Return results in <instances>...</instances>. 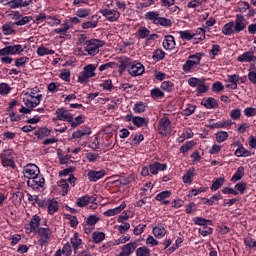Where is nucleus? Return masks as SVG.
<instances>
[{
  "instance_id": "1",
  "label": "nucleus",
  "mask_w": 256,
  "mask_h": 256,
  "mask_svg": "<svg viewBox=\"0 0 256 256\" xmlns=\"http://www.w3.org/2000/svg\"><path fill=\"white\" fill-rule=\"evenodd\" d=\"M145 19L147 21H152L154 25H160V27H171L173 23L171 22V19L161 17L159 15V12L157 11H150L145 14Z\"/></svg>"
},
{
  "instance_id": "2",
  "label": "nucleus",
  "mask_w": 256,
  "mask_h": 256,
  "mask_svg": "<svg viewBox=\"0 0 256 256\" xmlns=\"http://www.w3.org/2000/svg\"><path fill=\"white\" fill-rule=\"evenodd\" d=\"M165 169H167V164L155 162L146 167H143L141 171V175L143 177H149V175H157L159 171H165Z\"/></svg>"
},
{
  "instance_id": "3",
  "label": "nucleus",
  "mask_w": 256,
  "mask_h": 256,
  "mask_svg": "<svg viewBox=\"0 0 256 256\" xmlns=\"http://www.w3.org/2000/svg\"><path fill=\"white\" fill-rule=\"evenodd\" d=\"M104 45H105V42L97 39H92L84 43V49L88 53V55L95 57V55L99 53V48L103 47Z\"/></svg>"
},
{
  "instance_id": "4",
  "label": "nucleus",
  "mask_w": 256,
  "mask_h": 256,
  "mask_svg": "<svg viewBox=\"0 0 256 256\" xmlns=\"http://www.w3.org/2000/svg\"><path fill=\"white\" fill-rule=\"evenodd\" d=\"M41 99H43V95L38 94L35 96V92L26 93L23 98V103L26 107H30L31 109H35L37 105L41 103Z\"/></svg>"
},
{
  "instance_id": "5",
  "label": "nucleus",
  "mask_w": 256,
  "mask_h": 256,
  "mask_svg": "<svg viewBox=\"0 0 256 256\" xmlns=\"http://www.w3.org/2000/svg\"><path fill=\"white\" fill-rule=\"evenodd\" d=\"M37 233L39 237L38 244L40 245V247H45V245L49 243L53 232L50 230V228L40 227L38 228Z\"/></svg>"
},
{
  "instance_id": "6",
  "label": "nucleus",
  "mask_w": 256,
  "mask_h": 256,
  "mask_svg": "<svg viewBox=\"0 0 256 256\" xmlns=\"http://www.w3.org/2000/svg\"><path fill=\"white\" fill-rule=\"evenodd\" d=\"M96 201L97 198L89 195H84L77 199L76 205L77 207H87V205L91 204L89 206V209H97V203H95Z\"/></svg>"
},
{
  "instance_id": "7",
  "label": "nucleus",
  "mask_w": 256,
  "mask_h": 256,
  "mask_svg": "<svg viewBox=\"0 0 256 256\" xmlns=\"http://www.w3.org/2000/svg\"><path fill=\"white\" fill-rule=\"evenodd\" d=\"M158 132L160 135H169L171 133V120L169 117L164 116L160 119L158 123Z\"/></svg>"
},
{
  "instance_id": "8",
  "label": "nucleus",
  "mask_w": 256,
  "mask_h": 256,
  "mask_svg": "<svg viewBox=\"0 0 256 256\" xmlns=\"http://www.w3.org/2000/svg\"><path fill=\"white\" fill-rule=\"evenodd\" d=\"M53 121L54 123H57V121H67L68 123H73V115L65 108H58L56 110V118H53Z\"/></svg>"
},
{
  "instance_id": "9",
  "label": "nucleus",
  "mask_w": 256,
  "mask_h": 256,
  "mask_svg": "<svg viewBox=\"0 0 256 256\" xmlns=\"http://www.w3.org/2000/svg\"><path fill=\"white\" fill-rule=\"evenodd\" d=\"M17 53H23V46L20 44L6 46L5 48L0 49V57H5L7 55H17Z\"/></svg>"
},
{
  "instance_id": "10",
  "label": "nucleus",
  "mask_w": 256,
  "mask_h": 256,
  "mask_svg": "<svg viewBox=\"0 0 256 256\" xmlns=\"http://www.w3.org/2000/svg\"><path fill=\"white\" fill-rule=\"evenodd\" d=\"M247 28V19L243 14H237L236 19L234 21V31L235 33H241Z\"/></svg>"
},
{
  "instance_id": "11",
  "label": "nucleus",
  "mask_w": 256,
  "mask_h": 256,
  "mask_svg": "<svg viewBox=\"0 0 256 256\" xmlns=\"http://www.w3.org/2000/svg\"><path fill=\"white\" fill-rule=\"evenodd\" d=\"M99 12L107 19V21H110L111 23L117 21L119 17H121V13L114 9H101Z\"/></svg>"
},
{
  "instance_id": "12",
  "label": "nucleus",
  "mask_w": 256,
  "mask_h": 256,
  "mask_svg": "<svg viewBox=\"0 0 256 256\" xmlns=\"http://www.w3.org/2000/svg\"><path fill=\"white\" fill-rule=\"evenodd\" d=\"M128 73L132 77H139V75H143V73H145V67L139 62H133L128 68Z\"/></svg>"
},
{
  "instance_id": "13",
  "label": "nucleus",
  "mask_w": 256,
  "mask_h": 256,
  "mask_svg": "<svg viewBox=\"0 0 256 256\" xmlns=\"http://www.w3.org/2000/svg\"><path fill=\"white\" fill-rule=\"evenodd\" d=\"M3 5H9L10 9H19V7H28L31 5V0H2Z\"/></svg>"
},
{
  "instance_id": "14",
  "label": "nucleus",
  "mask_w": 256,
  "mask_h": 256,
  "mask_svg": "<svg viewBox=\"0 0 256 256\" xmlns=\"http://www.w3.org/2000/svg\"><path fill=\"white\" fill-rule=\"evenodd\" d=\"M27 185L34 190L41 189L45 185V178L43 176H35L34 178L28 179Z\"/></svg>"
},
{
  "instance_id": "15",
  "label": "nucleus",
  "mask_w": 256,
  "mask_h": 256,
  "mask_svg": "<svg viewBox=\"0 0 256 256\" xmlns=\"http://www.w3.org/2000/svg\"><path fill=\"white\" fill-rule=\"evenodd\" d=\"M39 167L35 164H29L24 168V175L27 179H33L34 177L39 176Z\"/></svg>"
},
{
  "instance_id": "16",
  "label": "nucleus",
  "mask_w": 256,
  "mask_h": 256,
  "mask_svg": "<svg viewBox=\"0 0 256 256\" xmlns=\"http://www.w3.org/2000/svg\"><path fill=\"white\" fill-rule=\"evenodd\" d=\"M68 181L70 185H75V176L71 174ZM69 183L67 182V180H61L60 182H58V187L61 188L63 197H65V195L69 193Z\"/></svg>"
},
{
  "instance_id": "17",
  "label": "nucleus",
  "mask_w": 256,
  "mask_h": 256,
  "mask_svg": "<svg viewBox=\"0 0 256 256\" xmlns=\"http://www.w3.org/2000/svg\"><path fill=\"white\" fill-rule=\"evenodd\" d=\"M107 175L105 170L95 171V170H88V179L92 182H97L99 179H103L104 176Z\"/></svg>"
},
{
  "instance_id": "18",
  "label": "nucleus",
  "mask_w": 256,
  "mask_h": 256,
  "mask_svg": "<svg viewBox=\"0 0 256 256\" xmlns=\"http://www.w3.org/2000/svg\"><path fill=\"white\" fill-rule=\"evenodd\" d=\"M256 57L255 55H253V52L251 51H247L244 52L242 55H240L237 58V61H239V63H251V61H255Z\"/></svg>"
},
{
  "instance_id": "19",
  "label": "nucleus",
  "mask_w": 256,
  "mask_h": 256,
  "mask_svg": "<svg viewBox=\"0 0 256 256\" xmlns=\"http://www.w3.org/2000/svg\"><path fill=\"white\" fill-rule=\"evenodd\" d=\"M70 243L72 245L74 253L77 254V251H79V247H81L83 241L79 238V234L75 232L70 240Z\"/></svg>"
},
{
  "instance_id": "20",
  "label": "nucleus",
  "mask_w": 256,
  "mask_h": 256,
  "mask_svg": "<svg viewBox=\"0 0 256 256\" xmlns=\"http://www.w3.org/2000/svg\"><path fill=\"white\" fill-rule=\"evenodd\" d=\"M163 47L168 51H173L175 49V37L171 35L165 36Z\"/></svg>"
},
{
  "instance_id": "21",
  "label": "nucleus",
  "mask_w": 256,
  "mask_h": 256,
  "mask_svg": "<svg viewBox=\"0 0 256 256\" xmlns=\"http://www.w3.org/2000/svg\"><path fill=\"white\" fill-rule=\"evenodd\" d=\"M127 207V204L125 202H122V204L114 209H109L106 212H104V215L106 217H114V215H118V213H121L123 209Z\"/></svg>"
},
{
  "instance_id": "22",
  "label": "nucleus",
  "mask_w": 256,
  "mask_h": 256,
  "mask_svg": "<svg viewBox=\"0 0 256 256\" xmlns=\"http://www.w3.org/2000/svg\"><path fill=\"white\" fill-rule=\"evenodd\" d=\"M133 62H131L130 58H119L118 63L116 64V67H119L121 71H125V69H129Z\"/></svg>"
},
{
  "instance_id": "23",
  "label": "nucleus",
  "mask_w": 256,
  "mask_h": 256,
  "mask_svg": "<svg viewBox=\"0 0 256 256\" xmlns=\"http://www.w3.org/2000/svg\"><path fill=\"white\" fill-rule=\"evenodd\" d=\"M133 62H131L130 58H119L118 63L116 64V67H119L121 71H125V69H129Z\"/></svg>"
},
{
  "instance_id": "24",
  "label": "nucleus",
  "mask_w": 256,
  "mask_h": 256,
  "mask_svg": "<svg viewBox=\"0 0 256 256\" xmlns=\"http://www.w3.org/2000/svg\"><path fill=\"white\" fill-rule=\"evenodd\" d=\"M41 224V218L39 216L34 215L30 220V228H26L27 233H33L35 229L39 227Z\"/></svg>"
},
{
  "instance_id": "25",
  "label": "nucleus",
  "mask_w": 256,
  "mask_h": 256,
  "mask_svg": "<svg viewBox=\"0 0 256 256\" xmlns=\"http://www.w3.org/2000/svg\"><path fill=\"white\" fill-rule=\"evenodd\" d=\"M201 105H203L206 109H215V107H218L217 100L213 97H209L207 99H203L201 101Z\"/></svg>"
},
{
  "instance_id": "26",
  "label": "nucleus",
  "mask_w": 256,
  "mask_h": 256,
  "mask_svg": "<svg viewBox=\"0 0 256 256\" xmlns=\"http://www.w3.org/2000/svg\"><path fill=\"white\" fill-rule=\"evenodd\" d=\"M222 33H224V35H234V33H237L235 32V22L231 21L226 23L222 28Z\"/></svg>"
},
{
  "instance_id": "27",
  "label": "nucleus",
  "mask_w": 256,
  "mask_h": 256,
  "mask_svg": "<svg viewBox=\"0 0 256 256\" xmlns=\"http://www.w3.org/2000/svg\"><path fill=\"white\" fill-rule=\"evenodd\" d=\"M85 135H91V128L86 127L80 130H77L72 134L73 139H81V137H85Z\"/></svg>"
},
{
  "instance_id": "28",
  "label": "nucleus",
  "mask_w": 256,
  "mask_h": 256,
  "mask_svg": "<svg viewBox=\"0 0 256 256\" xmlns=\"http://www.w3.org/2000/svg\"><path fill=\"white\" fill-rule=\"evenodd\" d=\"M168 197H171V191H163L156 195V201H162L163 205H169Z\"/></svg>"
},
{
  "instance_id": "29",
  "label": "nucleus",
  "mask_w": 256,
  "mask_h": 256,
  "mask_svg": "<svg viewBox=\"0 0 256 256\" xmlns=\"http://www.w3.org/2000/svg\"><path fill=\"white\" fill-rule=\"evenodd\" d=\"M136 249H137V243L131 242L122 246L121 251H123L124 253L128 254V256H130L132 253L135 252Z\"/></svg>"
},
{
  "instance_id": "30",
  "label": "nucleus",
  "mask_w": 256,
  "mask_h": 256,
  "mask_svg": "<svg viewBox=\"0 0 256 256\" xmlns=\"http://www.w3.org/2000/svg\"><path fill=\"white\" fill-rule=\"evenodd\" d=\"M166 234H167V230H165V227L163 226H156L153 228V235L157 239H163V237H165Z\"/></svg>"
},
{
  "instance_id": "31",
  "label": "nucleus",
  "mask_w": 256,
  "mask_h": 256,
  "mask_svg": "<svg viewBox=\"0 0 256 256\" xmlns=\"http://www.w3.org/2000/svg\"><path fill=\"white\" fill-rule=\"evenodd\" d=\"M235 122L231 120H221L219 122H216L212 125L213 129H223L225 127H231V125H234Z\"/></svg>"
},
{
  "instance_id": "32",
  "label": "nucleus",
  "mask_w": 256,
  "mask_h": 256,
  "mask_svg": "<svg viewBox=\"0 0 256 256\" xmlns=\"http://www.w3.org/2000/svg\"><path fill=\"white\" fill-rule=\"evenodd\" d=\"M243 175H245V168L238 167L236 173L231 178L232 183H237V181H241L243 179Z\"/></svg>"
},
{
  "instance_id": "33",
  "label": "nucleus",
  "mask_w": 256,
  "mask_h": 256,
  "mask_svg": "<svg viewBox=\"0 0 256 256\" xmlns=\"http://www.w3.org/2000/svg\"><path fill=\"white\" fill-rule=\"evenodd\" d=\"M15 23H6L2 26V31L4 35H13L15 33Z\"/></svg>"
},
{
  "instance_id": "34",
  "label": "nucleus",
  "mask_w": 256,
  "mask_h": 256,
  "mask_svg": "<svg viewBox=\"0 0 256 256\" xmlns=\"http://www.w3.org/2000/svg\"><path fill=\"white\" fill-rule=\"evenodd\" d=\"M59 211V203L55 200H50L48 202V213L49 215H55Z\"/></svg>"
},
{
  "instance_id": "35",
  "label": "nucleus",
  "mask_w": 256,
  "mask_h": 256,
  "mask_svg": "<svg viewBox=\"0 0 256 256\" xmlns=\"http://www.w3.org/2000/svg\"><path fill=\"white\" fill-rule=\"evenodd\" d=\"M193 177H195V168L187 170L183 176V183H193Z\"/></svg>"
},
{
  "instance_id": "36",
  "label": "nucleus",
  "mask_w": 256,
  "mask_h": 256,
  "mask_svg": "<svg viewBox=\"0 0 256 256\" xmlns=\"http://www.w3.org/2000/svg\"><path fill=\"white\" fill-rule=\"evenodd\" d=\"M234 154L236 155V157H249V155H251V152L245 149V147L243 146H238Z\"/></svg>"
},
{
  "instance_id": "37",
  "label": "nucleus",
  "mask_w": 256,
  "mask_h": 256,
  "mask_svg": "<svg viewBox=\"0 0 256 256\" xmlns=\"http://www.w3.org/2000/svg\"><path fill=\"white\" fill-rule=\"evenodd\" d=\"M95 69H97V67H95L94 64H90L85 66L82 72H84L85 75L91 78V77H95Z\"/></svg>"
},
{
  "instance_id": "38",
  "label": "nucleus",
  "mask_w": 256,
  "mask_h": 256,
  "mask_svg": "<svg viewBox=\"0 0 256 256\" xmlns=\"http://www.w3.org/2000/svg\"><path fill=\"white\" fill-rule=\"evenodd\" d=\"M92 239H93V242L96 244L101 243L102 241H105V233L93 232Z\"/></svg>"
},
{
  "instance_id": "39",
  "label": "nucleus",
  "mask_w": 256,
  "mask_h": 256,
  "mask_svg": "<svg viewBox=\"0 0 256 256\" xmlns=\"http://www.w3.org/2000/svg\"><path fill=\"white\" fill-rule=\"evenodd\" d=\"M223 183H225V178L220 177L213 181L211 190L217 191V189H220V187H223Z\"/></svg>"
},
{
  "instance_id": "40",
  "label": "nucleus",
  "mask_w": 256,
  "mask_h": 256,
  "mask_svg": "<svg viewBox=\"0 0 256 256\" xmlns=\"http://www.w3.org/2000/svg\"><path fill=\"white\" fill-rule=\"evenodd\" d=\"M151 31H149V29H147V27L145 26H141L138 31L137 34L140 37V39H147V37H149Z\"/></svg>"
},
{
  "instance_id": "41",
  "label": "nucleus",
  "mask_w": 256,
  "mask_h": 256,
  "mask_svg": "<svg viewBox=\"0 0 256 256\" xmlns=\"http://www.w3.org/2000/svg\"><path fill=\"white\" fill-rule=\"evenodd\" d=\"M50 131L47 128H40L35 132V136L38 137V139H44V137H49Z\"/></svg>"
},
{
  "instance_id": "42",
  "label": "nucleus",
  "mask_w": 256,
  "mask_h": 256,
  "mask_svg": "<svg viewBox=\"0 0 256 256\" xmlns=\"http://www.w3.org/2000/svg\"><path fill=\"white\" fill-rule=\"evenodd\" d=\"M132 123L136 127H143V125H147V121L143 117L135 116L132 118Z\"/></svg>"
},
{
  "instance_id": "43",
  "label": "nucleus",
  "mask_w": 256,
  "mask_h": 256,
  "mask_svg": "<svg viewBox=\"0 0 256 256\" xmlns=\"http://www.w3.org/2000/svg\"><path fill=\"white\" fill-rule=\"evenodd\" d=\"M151 97L152 99H163V97H165V93H163L159 88H154L151 90Z\"/></svg>"
},
{
  "instance_id": "44",
  "label": "nucleus",
  "mask_w": 256,
  "mask_h": 256,
  "mask_svg": "<svg viewBox=\"0 0 256 256\" xmlns=\"http://www.w3.org/2000/svg\"><path fill=\"white\" fill-rule=\"evenodd\" d=\"M37 54L40 56V57H43V55H55V51L54 50H51L49 48H45V47H39L37 49Z\"/></svg>"
},
{
  "instance_id": "45",
  "label": "nucleus",
  "mask_w": 256,
  "mask_h": 256,
  "mask_svg": "<svg viewBox=\"0 0 256 256\" xmlns=\"http://www.w3.org/2000/svg\"><path fill=\"white\" fill-rule=\"evenodd\" d=\"M229 138V134L225 131H220L216 133V141L217 143H223L226 139Z\"/></svg>"
},
{
  "instance_id": "46",
  "label": "nucleus",
  "mask_w": 256,
  "mask_h": 256,
  "mask_svg": "<svg viewBox=\"0 0 256 256\" xmlns=\"http://www.w3.org/2000/svg\"><path fill=\"white\" fill-rule=\"evenodd\" d=\"M174 84L171 81H164L161 84L162 91H166L167 93H171L173 91Z\"/></svg>"
},
{
  "instance_id": "47",
  "label": "nucleus",
  "mask_w": 256,
  "mask_h": 256,
  "mask_svg": "<svg viewBox=\"0 0 256 256\" xmlns=\"http://www.w3.org/2000/svg\"><path fill=\"white\" fill-rule=\"evenodd\" d=\"M181 39L184 41H191V39H195L196 35L191 34L189 31H180L179 32Z\"/></svg>"
},
{
  "instance_id": "48",
  "label": "nucleus",
  "mask_w": 256,
  "mask_h": 256,
  "mask_svg": "<svg viewBox=\"0 0 256 256\" xmlns=\"http://www.w3.org/2000/svg\"><path fill=\"white\" fill-rule=\"evenodd\" d=\"M221 194L214 195L210 199L203 198L204 205H215V201L221 200Z\"/></svg>"
},
{
  "instance_id": "49",
  "label": "nucleus",
  "mask_w": 256,
  "mask_h": 256,
  "mask_svg": "<svg viewBox=\"0 0 256 256\" xmlns=\"http://www.w3.org/2000/svg\"><path fill=\"white\" fill-rule=\"evenodd\" d=\"M188 61H191L194 66L199 65V63H201V53L190 55Z\"/></svg>"
},
{
  "instance_id": "50",
  "label": "nucleus",
  "mask_w": 256,
  "mask_h": 256,
  "mask_svg": "<svg viewBox=\"0 0 256 256\" xmlns=\"http://www.w3.org/2000/svg\"><path fill=\"white\" fill-rule=\"evenodd\" d=\"M147 106L143 102H138L134 105V113H145Z\"/></svg>"
},
{
  "instance_id": "51",
  "label": "nucleus",
  "mask_w": 256,
  "mask_h": 256,
  "mask_svg": "<svg viewBox=\"0 0 256 256\" xmlns=\"http://www.w3.org/2000/svg\"><path fill=\"white\" fill-rule=\"evenodd\" d=\"M198 231L200 235H202L203 237H207V235H211V233H213V228L205 225V226H202V228H199Z\"/></svg>"
},
{
  "instance_id": "52",
  "label": "nucleus",
  "mask_w": 256,
  "mask_h": 256,
  "mask_svg": "<svg viewBox=\"0 0 256 256\" xmlns=\"http://www.w3.org/2000/svg\"><path fill=\"white\" fill-rule=\"evenodd\" d=\"M195 224L200 225L201 227H205V225H212L211 220H207L202 217H197L195 218Z\"/></svg>"
},
{
  "instance_id": "53",
  "label": "nucleus",
  "mask_w": 256,
  "mask_h": 256,
  "mask_svg": "<svg viewBox=\"0 0 256 256\" xmlns=\"http://www.w3.org/2000/svg\"><path fill=\"white\" fill-rule=\"evenodd\" d=\"M11 92V86L7 83L0 84V95H9Z\"/></svg>"
},
{
  "instance_id": "54",
  "label": "nucleus",
  "mask_w": 256,
  "mask_h": 256,
  "mask_svg": "<svg viewBox=\"0 0 256 256\" xmlns=\"http://www.w3.org/2000/svg\"><path fill=\"white\" fill-rule=\"evenodd\" d=\"M136 255L137 256H149L150 255V250H149V248H147L145 246L139 247L136 250Z\"/></svg>"
},
{
  "instance_id": "55",
  "label": "nucleus",
  "mask_w": 256,
  "mask_h": 256,
  "mask_svg": "<svg viewBox=\"0 0 256 256\" xmlns=\"http://www.w3.org/2000/svg\"><path fill=\"white\" fill-rule=\"evenodd\" d=\"M25 63H29V57H27V56L20 57V58L16 59L15 67H23L25 65Z\"/></svg>"
},
{
  "instance_id": "56",
  "label": "nucleus",
  "mask_w": 256,
  "mask_h": 256,
  "mask_svg": "<svg viewBox=\"0 0 256 256\" xmlns=\"http://www.w3.org/2000/svg\"><path fill=\"white\" fill-rule=\"evenodd\" d=\"M76 15H77V17H81V18L89 17V15H91V10L81 8V9L77 10Z\"/></svg>"
},
{
  "instance_id": "57",
  "label": "nucleus",
  "mask_w": 256,
  "mask_h": 256,
  "mask_svg": "<svg viewBox=\"0 0 256 256\" xmlns=\"http://www.w3.org/2000/svg\"><path fill=\"white\" fill-rule=\"evenodd\" d=\"M117 67V63L115 62H108L106 64H102L99 67V71H107V69H115Z\"/></svg>"
},
{
  "instance_id": "58",
  "label": "nucleus",
  "mask_w": 256,
  "mask_h": 256,
  "mask_svg": "<svg viewBox=\"0 0 256 256\" xmlns=\"http://www.w3.org/2000/svg\"><path fill=\"white\" fill-rule=\"evenodd\" d=\"M98 221L99 218L97 216L91 215L87 218L86 225H88V227H93Z\"/></svg>"
},
{
  "instance_id": "59",
  "label": "nucleus",
  "mask_w": 256,
  "mask_h": 256,
  "mask_svg": "<svg viewBox=\"0 0 256 256\" xmlns=\"http://www.w3.org/2000/svg\"><path fill=\"white\" fill-rule=\"evenodd\" d=\"M209 91V86L205 85V81L202 80L197 86V93H207Z\"/></svg>"
},
{
  "instance_id": "60",
  "label": "nucleus",
  "mask_w": 256,
  "mask_h": 256,
  "mask_svg": "<svg viewBox=\"0 0 256 256\" xmlns=\"http://www.w3.org/2000/svg\"><path fill=\"white\" fill-rule=\"evenodd\" d=\"M3 167H15V162H13L10 158L5 156H1Z\"/></svg>"
},
{
  "instance_id": "61",
  "label": "nucleus",
  "mask_w": 256,
  "mask_h": 256,
  "mask_svg": "<svg viewBox=\"0 0 256 256\" xmlns=\"http://www.w3.org/2000/svg\"><path fill=\"white\" fill-rule=\"evenodd\" d=\"M89 79H91V77L85 74L84 72H81L80 75H78V81L83 85L89 83Z\"/></svg>"
},
{
  "instance_id": "62",
  "label": "nucleus",
  "mask_w": 256,
  "mask_h": 256,
  "mask_svg": "<svg viewBox=\"0 0 256 256\" xmlns=\"http://www.w3.org/2000/svg\"><path fill=\"white\" fill-rule=\"evenodd\" d=\"M203 80L199 79V78H195V77H191L188 80V84L190 85V87H199V84L202 82Z\"/></svg>"
},
{
  "instance_id": "63",
  "label": "nucleus",
  "mask_w": 256,
  "mask_h": 256,
  "mask_svg": "<svg viewBox=\"0 0 256 256\" xmlns=\"http://www.w3.org/2000/svg\"><path fill=\"white\" fill-rule=\"evenodd\" d=\"M71 253H73V250L71 249V244L66 243L62 248V254L65 256H71Z\"/></svg>"
},
{
  "instance_id": "64",
  "label": "nucleus",
  "mask_w": 256,
  "mask_h": 256,
  "mask_svg": "<svg viewBox=\"0 0 256 256\" xmlns=\"http://www.w3.org/2000/svg\"><path fill=\"white\" fill-rule=\"evenodd\" d=\"M244 115L246 117H255L256 116V109L253 107H248L244 110Z\"/></svg>"
}]
</instances>
